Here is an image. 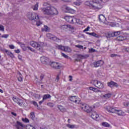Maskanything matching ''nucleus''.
<instances>
[{
    "label": "nucleus",
    "instance_id": "1",
    "mask_svg": "<svg viewBox=\"0 0 129 129\" xmlns=\"http://www.w3.org/2000/svg\"><path fill=\"white\" fill-rule=\"evenodd\" d=\"M109 0H91L87 1L85 4L92 10H100L102 9V5L107 3Z\"/></svg>",
    "mask_w": 129,
    "mask_h": 129
},
{
    "label": "nucleus",
    "instance_id": "2",
    "mask_svg": "<svg viewBox=\"0 0 129 129\" xmlns=\"http://www.w3.org/2000/svg\"><path fill=\"white\" fill-rule=\"evenodd\" d=\"M43 6L46 7L45 8H41V12L43 15H46L47 16H57L59 14L57 9L47 3H44Z\"/></svg>",
    "mask_w": 129,
    "mask_h": 129
},
{
    "label": "nucleus",
    "instance_id": "3",
    "mask_svg": "<svg viewBox=\"0 0 129 129\" xmlns=\"http://www.w3.org/2000/svg\"><path fill=\"white\" fill-rule=\"evenodd\" d=\"M27 17L30 21H35L36 22V25L39 27L43 24L41 21H40V17L38 13L35 12H29L27 14Z\"/></svg>",
    "mask_w": 129,
    "mask_h": 129
},
{
    "label": "nucleus",
    "instance_id": "4",
    "mask_svg": "<svg viewBox=\"0 0 129 129\" xmlns=\"http://www.w3.org/2000/svg\"><path fill=\"white\" fill-rule=\"evenodd\" d=\"M30 46H32L35 49H37L40 52L43 50V47H44V42H37L36 41H31L30 42Z\"/></svg>",
    "mask_w": 129,
    "mask_h": 129
},
{
    "label": "nucleus",
    "instance_id": "5",
    "mask_svg": "<svg viewBox=\"0 0 129 129\" xmlns=\"http://www.w3.org/2000/svg\"><path fill=\"white\" fill-rule=\"evenodd\" d=\"M53 48L54 49L61 50V51L67 52V53H70L72 51V49H71V48L69 47V46H64L57 44H54V47Z\"/></svg>",
    "mask_w": 129,
    "mask_h": 129
},
{
    "label": "nucleus",
    "instance_id": "6",
    "mask_svg": "<svg viewBox=\"0 0 129 129\" xmlns=\"http://www.w3.org/2000/svg\"><path fill=\"white\" fill-rule=\"evenodd\" d=\"M91 84L97 87L99 89H103L104 88V83L96 80H93L91 81Z\"/></svg>",
    "mask_w": 129,
    "mask_h": 129
},
{
    "label": "nucleus",
    "instance_id": "7",
    "mask_svg": "<svg viewBox=\"0 0 129 129\" xmlns=\"http://www.w3.org/2000/svg\"><path fill=\"white\" fill-rule=\"evenodd\" d=\"M90 116L95 120H97L98 121L100 119V117H99V115L96 112V111H92L89 113Z\"/></svg>",
    "mask_w": 129,
    "mask_h": 129
},
{
    "label": "nucleus",
    "instance_id": "8",
    "mask_svg": "<svg viewBox=\"0 0 129 129\" xmlns=\"http://www.w3.org/2000/svg\"><path fill=\"white\" fill-rule=\"evenodd\" d=\"M104 62L103 60H100L98 61H95L91 64V67L93 68H97L98 67H100V66H102Z\"/></svg>",
    "mask_w": 129,
    "mask_h": 129
},
{
    "label": "nucleus",
    "instance_id": "9",
    "mask_svg": "<svg viewBox=\"0 0 129 129\" xmlns=\"http://www.w3.org/2000/svg\"><path fill=\"white\" fill-rule=\"evenodd\" d=\"M81 108L84 111H85L88 113H90L91 110H92V108L86 104H82L81 106Z\"/></svg>",
    "mask_w": 129,
    "mask_h": 129
},
{
    "label": "nucleus",
    "instance_id": "10",
    "mask_svg": "<svg viewBox=\"0 0 129 129\" xmlns=\"http://www.w3.org/2000/svg\"><path fill=\"white\" fill-rule=\"evenodd\" d=\"M60 29L61 30H63L64 31H72L74 30V27L70 25H63L60 26Z\"/></svg>",
    "mask_w": 129,
    "mask_h": 129
},
{
    "label": "nucleus",
    "instance_id": "11",
    "mask_svg": "<svg viewBox=\"0 0 129 129\" xmlns=\"http://www.w3.org/2000/svg\"><path fill=\"white\" fill-rule=\"evenodd\" d=\"M46 37L48 39L50 40H52V41H56V42H59V41H61L60 38H58L56 36L51 34V33H47L46 34Z\"/></svg>",
    "mask_w": 129,
    "mask_h": 129
},
{
    "label": "nucleus",
    "instance_id": "12",
    "mask_svg": "<svg viewBox=\"0 0 129 129\" xmlns=\"http://www.w3.org/2000/svg\"><path fill=\"white\" fill-rule=\"evenodd\" d=\"M64 19L68 23H70V24H73V23H74V16H66L64 17Z\"/></svg>",
    "mask_w": 129,
    "mask_h": 129
},
{
    "label": "nucleus",
    "instance_id": "13",
    "mask_svg": "<svg viewBox=\"0 0 129 129\" xmlns=\"http://www.w3.org/2000/svg\"><path fill=\"white\" fill-rule=\"evenodd\" d=\"M40 61L42 64H45V65H47L48 63H49V58L45 56H41L40 57Z\"/></svg>",
    "mask_w": 129,
    "mask_h": 129
},
{
    "label": "nucleus",
    "instance_id": "14",
    "mask_svg": "<svg viewBox=\"0 0 129 129\" xmlns=\"http://www.w3.org/2000/svg\"><path fill=\"white\" fill-rule=\"evenodd\" d=\"M12 99L14 102L17 103V104H18V105H20V106H22V105H23V102H22V100L20 99V98H17L16 97H13Z\"/></svg>",
    "mask_w": 129,
    "mask_h": 129
},
{
    "label": "nucleus",
    "instance_id": "15",
    "mask_svg": "<svg viewBox=\"0 0 129 129\" xmlns=\"http://www.w3.org/2000/svg\"><path fill=\"white\" fill-rule=\"evenodd\" d=\"M50 66L52 68H54V69H61V66L59 64L58 62H52L50 64Z\"/></svg>",
    "mask_w": 129,
    "mask_h": 129
},
{
    "label": "nucleus",
    "instance_id": "16",
    "mask_svg": "<svg viewBox=\"0 0 129 129\" xmlns=\"http://www.w3.org/2000/svg\"><path fill=\"white\" fill-rule=\"evenodd\" d=\"M107 85L108 86H109V87H110V88H113V87H118V84L113 81H110V82H108Z\"/></svg>",
    "mask_w": 129,
    "mask_h": 129
},
{
    "label": "nucleus",
    "instance_id": "17",
    "mask_svg": "<svg viewBox=\"0 0 129 129\" xmlns=\"http://www.w3.org/2000/svg\"><path fill=\"white\" fill-rule=\"evenodd\" d=\"M106 110L108 111V112H110L111 113H115V111H116L115 108L110 106H107Z\"/></svg>",
    "mask_w": 129,
    "mask_h": 129
},
{
    "label": "nucleus",
    "instance_id": "18",
    "mask_svg": "<svg viewBox=\"0 0 129 129\" xmlns=\"http://www.w3.org/2000/svg\"><path fill=\"white\" fill-rule=\"evenodd\" d=\"M65 13H69V14H75V10L72 8H70L69 7H66L64 8Z\"/></svg>",
    "mask_w": 129,
    "mask_h": 129
},
{
    "label": "nucleus",
    "instance_id": "19",
    "mask_svg": "<svg viewBox=\"0 0 129 129\" xmlns=\"http://www.w3.org/2000/svg\"><path fill=\"white\" fill-rule=\"evenodd\" d=\"M69 99L72 102H75V103H76V102H77V101L78 100V97L76 96H71L70 97Z\"/></svg>",
    "mask_w": 129,
    "mask_h": 129
},
{
    "label": "nucleus",
    "instance_id": "20",
    "mask_svg": "<svg viewBox=\"0 0 129 129\" xmlns=\"http://www.w3.org/2000/svg\"><path fill=\"white\" fill-rule=\"evenodd\" d=\"M99 20L101 23H104L106 20V18H105V17L103 15H99Z\"/></svg>",
    "mask_w": 129,
    "mask_h": 129
},
{
    "label": "nucleus",
    "instance_id": "21",
    "mask_svg": "<svg viewBox=\"0 0 129 129\" xmlns=\"http://www.w3.org/2000/svg\"><path fill=\"white\" fill-rule=\"evenodd\" d=\"M88 89H89V90L93 91V92H96V93L101 92V91H100V90H98V89L93 87H90L88 88Z\"/></svg>",
    "mask_w": 129,
    "mask_h": 129
},
{
    "label": "nucleus",
    "instance_id": "22",
    "mask_svg": "<svg viewBox=\"0 0 129 129\" xmlns=\"http://www.w3.org/2000/svg\"><path fill=\"white\" fill-rule=\"evenodd\" d=\"M67 126L69 127V128H78L79 127V125L76 124L71 125L70 124H67Z\"/></svg>",
    "mask_w": 129,
    "mask_h": 129
},
{
    "label": "nucleus",
    "instance_id": "23",
    "mask_svg": "<svg viewBox=\"0 0 129 129\" xmlns=\"http://www.w3.org/2000/svg\"><path fill=\"white\" fill-rule=\"evenodd\" d=\"M111 95H112V94L109 93L105 95H103L101 97L105 98V99H108V98H110V97H111Z\"/></svg>",
    "mask_w": 129,
    "mask_h": 129
},
{
    "label": "nucleus",
    "instance_id": "24",
    "mask_svg": "<svg viewBox=\"0 0 129 129\" xmlns=\"http://www.w3.org/2000/svg\"><path fill=\"white\" fill-rule=\"evenodd\" d=\"M115 113H116V114H117L118 115H119V116L124 115V112L120 110H116V109Z\"/></svg>",
    "mask_w": 129,
    "mask_h": 129
},
{
    "label": "nucleus",
    "instance_id": "25",
    "mask_svg": "<svg viewBox=\"0 0 129 129\" xmlns=\"http://www.w3.org/2000/svg\"><path fill=\"white\" fill-rule=\"evenodd\" d=\"M18 81L22 82L23 81V75L21 74V72H18V76L17 77Z\"/></svg>",
    "mask_w": 129,
    "mask_h": 129
},
{
    "label": "nucleus",
    "instance_id": "26",
    "mask_svg": "<svg viewBox=\"0 0 129 129\" xmlns=\"http://www.w3.org/2000/svg\"><path fill=\"white\" fill-rule=\"evenodd\" d=\"M57 107L58 109L61 111V112H65V111H66V109H65V108H64L63 106L61 105H57Z\"/></svg>",
    "mask_w": 129,
    "mask_h": 129
},
{
    "label": "nucleus",
    "instance_id": "27",
    "mask_svg": "<svg viewBox=\"0 0 129 129\" xmlns=\"http://www.w3.org/2000/svg\"><path fill=\"white\" fill-rule=\"evenodd\" d=\"M126 39V37L125 36H119L117 37L116 40L117 41H123L124 40H125Z\"/></svg>",
    "mask_w": 129,
    "mask_h": 129
},
{
    "label": "nucleus",
    "instance_id": "28",
    "mask_svg": "<svg viewBox=\"0 0 129 129\" xmlns=\"http://www.w3.org/2000/svg\"><path fill=\"white\" fill-rule=\"evenodd\" d=\"M41 31L42 32H49L50 28L47 25H44V28H42Z\"/></svg>",
    "mask_w": 129,
    "mask_h": 129
},
{
    "label": "nucleus",
    "instance_id": "29",
    "mask_svg": "<svg viewBox=\"0 0 129 129\" xmlns=\"http://www.w3.org/2000/svg\"><path fill=\"white\" fill-rule=\"evenodd\" d=\"M21 47L23 51H27L29 49V46H26L25 44H21Z\"/></svg>",
    "mask_w": 129,
    "mask_h": 129
},
{
    "label": "nucleus",
    "instance_id": "30",
    "mask_svg": "<svg viewBox=\"0 0 129 129\" xmlns=\"http://www.w3.org/2000/svg\"><path fill=\"white\" fill-rule=\"evenodd\" d=\"M48 98H51V95L50 94H45L43 96V100H46V99H48Z\"/></svg>",
    "mask_w": 129,
    "mask_h": 129
},
{
    "label": "nucleus",
    "instance_id": "31",
    "mask_svg": "<svg viewBox=\"0 0 129 129\" xmlns=\"http://www.w3.org/2000/svg\"><path fill=\"white\" fill-rule=\"evenodd\" d=\"M88 34L90 36H92L93 37H95V38H99V35H98L97 34L94 32L88 33Z\"/></svg>",
    "mask_w": 129,
    "mask_h": 129
},
{
    "label": "nucleus",
    "instance_id": "32",
    "mask_svg": "<svg viewBox=\"0 0 129 129\" xmlns=\"http://www.w3.org/2000/svg\"><path fill=\"white\" fill-rule=\"evenodd\" d=\"M102 125H103V126H105V127H109V126H110V124L106 122H103L102 123Z\"/></svg>",
    "mask_w": 129,
    "mask_h": 129
},
{
    "label": "nucleus",
    "instance_id": "33",
    "mask_svg": "<svg viewBox=\"0 0 129 129\" xmlns=\"http://www.w3.org/2000/svg\"><path fill=\"white\" fill-rule=\"evenodd\" d=\"M74 21H75V22L77 23V24H79V25H81L82 24V21H81L80 19H76L74 18Z\"/></svg>",
    "mask_w": 129,
    "mask_h": 129
},
{
    "label": "nucleus",
    "instance_id": "34",
    "mask_svg": "<svg viewBox=\"0 0 129 129\" xmlns=\"http://www.w3.org/2000/svg\"><path fill=\"white\" fill-rule=\"evenodd\" d=\"M4 52L7 54L8 56H11V55H13V53L12 52L10 51V50H7V49H4Z\"/></svg>",
    "mask_w": 129,
    "mask_h": 129
},
{
    "label": "nucleus",
    "instance_id": "35",
    "mask_svg": "<svg viewBox=\"0 0 129 129\" xmlns=\"http://www.w3.org/2000/svg\"><path fill=\"white\" fill-rule=\"evenodd\" d=\"M38 8H39V3H37L33 7V11H38Z\"/></svg>",
    "mask_w": 129,
    "mask_h": 129
},
{
    "label": "nucleus",
    "instance_id": "36",
    "mask_svg": "<svg viewBox=\"0 0 129 129\" xmlns=\"http://www.w3.org/2000/svg\"><path fill=\"white\" fill-rule=\"evenodd\" d=\"M82 57H83V55H82L81 54H78L77 55V58L76 59V61H80V60H81Z\"/></svg>",
    "mask_w": 129,
    "mask_h": 129
},
{
    "label": "nucleus",
    "instance_id": "37",
    "mask_svg": "<svg viewBox=\"0 0 129 129\" xmlns=\"http://www.w3.org/2000/svg\"><path fill=\"white\" fill-rule=\"evenodd\" d=\"M61 56H62V57H64V58H66V59H71V58L69 57L68 55H66L64 53H61Z\"/></svg>",
    "mask_w": 129,
    "mask_h": 129
},
{
    "label": "nucleus",
    "instance_id": "38",
    "mask_svg": "<svg viewBox=\"0 0 129 129\" xmlns=\"http://www.w3.org/2000/svg\"><path fill=\"white\" fill-rule=\"evenodd\" d=\"M31 103L33 104V105H34L35 106H37V107H39V105H38V103L35 101H32L31 102Z\"/></svg>",
    "mask_w": 129,
    "mask_h": 129
},
{
    "label": "nucleus",
    "instance_id": "39",
    "mask_svg": "<svg viewBox=\"0 0 129 129\" xmlns=\"http://www.w3.org/2000/svg\"><path fill=\"white\" fill-rule=\"evenodd\" d=\"M113 35L114 37H117L119 35H120V31H116L114 32Z\"/></svg>",
    "mask_w": 129,
    "mask_h": 129
},
{
    "label": "nucleus",
    "instance_id": "40",
    "mask_svg": "<svg viewBox=\"0 0 129 129\" xmlns=\"http://www.w3.org/2000/svg\"><path fill=\"white\" fill-rule=\"evenodd\" d=\"M22 121H23L24 122L26 123L30 122V120H29V119H28V118H23Z\"/></svg>",
    "mask_w": 129,
    "mask_h": 129
},
{
    "label": "nucleus",
    "instance_id": "41",
    "mask_svg": "<svg viewBox=\"0 0 129 129\" xmlns=\"http://www.w3.org/2000/svg\"><path fill=\"white\" fill-rule=\"evenodd\" d=\"M30 117L32 119H34L35 118V113H34V112H32L30 113Z\"/></svg>",
    "mask_w": 129,
    "mask_h": 129
},
{
    "label": "nucleus",
    "instance_id": "42",
    "mask_svg": "<svg viewBox=\"0 0 129 129\" xmlns=\"http://www.w3.org/2000/svg\"><path fill=\"white\" fill-rule=\"evenodd\" d=\"M47 105H48V106H49V107H54V104H53V103H51V102L47 103Z\"/></svg>",
    "mask_w": 129,
    "mask_h": 129
},
{
    "label": "nucleus",
    "instance_id": "43",
    "mask_svg": "<svg viewBox=\"0 0 129 129\" xmlns=\"http://www.w3.org/2000/svg\"><path fill=\"white\" fill-rule=\"evenodd\" d=\"M74 5H76V6H80L81 2L79 1H77V2H75L74 3Z\"/></svg>",
    "mask_w": 129,
    "mask_h": 129
},
{
    "label": "nucleus",
    "instance_id": "44",
    "mask_svg": "<svg viewBox=\"0 0 129 129\" xmlns=\"http://www.w3.org/2000/svg\"><path fill=\"white\" fill-rule=\"evenodd\" d=\"M76 48H78L79 49H83V46L80 45H75Z\"/></svg>",
    "mask_w": 129,
    "mask_h": 129
},
{
    "label": "nucleus",
    "instance_id": "45",
    "mask_svg": "<svg viewBox=\"0 0 129 129\" xmlns=\"http://www.w3.org/2000/svg\"><path fill=\"white\" fill-rule=\"evenodd\" d=\"M0 31H2V32L5 31V27L3 25H0Z\"/></svg>",
    "mask_w": 129,
    "mask_h": 129
},
{
    "label": "nucleus",
    "instance_id": "46",
    "mask_svg": "<svg viewBox=\"0 0 129 129\" xmlns=\"http://www.w3.org/2000/svg\"><path fill=\"white\" fill-rule=\"evenodd\" d=\"M44 77L45 75L44 74H41L40 76V81H42V80L44 79Z\"/></svg>",
    "mask_w": 129,
    "mask_h": 129
},
{
    "label": "nucleus",
    "instance_id": "47",
    "mask_svg": "<svg viewBox=\"0 0 129 129\" xmlns=\"http://www.w3.org/2000/svg\"><path fill=\"white\" fill-rule=\"evenodd\" d=\"M9 47L10 49H15V45H13V44L9 45Z\"/></svg>",
    "mask_w": 129,
    "mask_h": 129
},
{
    "label": "nucleus",
    "instance_id": "48",
    "mask_svg": "<svg viewBox=\"0 0 129 129\" xmlns=\"http://www.w3.org/2000/svg\"><path fill=\"white\" fill-rule=\"evenodd\" d=\"M9 37V34H4L2 36V38H5V39H7Z\"/></svg>",
    "mask_w": 129,
    "mask_h": 129
},
{
    "label": "nucleus",
    "instance_id": "49",
    "mask_svg": "<svg viewBox=\"0 0 129 129\" xmlns=\"http://www.w3.org/2000/svg\"><path fill=\"white\" fill-rule=\"evenodd\" d=\"M90 29V27L89 26H88L86 29H84V32H88V31H89Z\"/></svg>",
    "mask_w": 129,
    "mask_h": 129
},
{
    "label": "nucleus",
    "instance_id": "50",
    "mask_svg": "<svg viewBox=\"0 0 129 129\" xmlns=\"http://www.w3.org/2000/svg\"><path fill=\"white\" fill-rule=\"evenodd\" d=\"M28 50H30L31 52H35V49L32 47H30V46H28Z\"/></svg>",
    "mask_w": 129,
    "mask_h": 129
},
{
    "label": "nucleus",
    "instance_id": "51",
    "mask_svg": "<svg viewBox=\"0 0 129 129\" xmlns=\"http://www.w3.org/2000/svg\"><path fill=\"white\" fill-rule=\"evenodd\" d=\"M117 54L115 53H113L110 55V57H111L112 58H113V57H117Z\"/></svg>",
    "mask_w": 129,
    "mask_h": 129
},
{
    "label": "nucleus",
    "instance_id": "52",
    "mask_svg": "<svg viewBox=\"0 0 129 129\" xmlns=\"http://www.w3.org/2000/svg\"><path fill=\"white\" fill-rule=\"evenodd\" d=\"M15 52L17 53V54H19L20 53H21V51L20 50V49H17V50H15Z\"/></svg>",
    "mask_w": 129,
    "mask_h": 129
},
{
    "label": "nucleus",
    "instance_id": "53",
    "mask_svg": "<svg viewBox=\"0 0 129 129\" xmlns=\"http://www.w3.org/2000/svg\"><path fill=\"white\" fill-rule=\"evenodd\" d=\"M69 81H72L73 77H72V76H69Z\"/></svg>",
    "mask_w": 129,
    "mask_h": 129
},
{
    "label": "nucleus",
    "instance_id": "54",
    "mask_svg": "<svg viewBox=\"0 0 129 129\" xmlns=\"http://www.w3.org/2000/svg\"><path fill=\"white\" fill-rule=\"evenodd\" d=\"M59 75L56 76L55 81H57V82L59 81Z\"/></svg>",
    "mask_w": 129,
    "mask_h": 129
},
{
    "label": "nucleus",
    "instance_id": "55",
    "mask_svg": "<svg viewBox=\"0 0 129 129\" xmlns=\"http://www.w3.org/2000/svg\"><path fill=\"white\" fill-rule=\"evenodd\" d=\"M62 2H64V3H69L71 2V0H61Z\"/></svg>",
    "mask_w": 129,
    "mask_h": 129
},
{
    "label": "nucleus",
    "instance_id": "56",
    "mask_svg": "<svg viewBox=\"0 0 129 129\" xmlns=\"http://www.w3.org/2000/svg\"><path fill=\"white\" fill-rule=\"evenodd\" d=\"M43 102H44V100H43V99H42V100L40 101L39 102V104H40V105H41V104H42Z\"/></svg>",
    "mask_w": 129,
    "mask_h": 129
},
{
    "label": "nucleus",
    "instance_id": "57",
    "mask_svg": "<svg viewBox=\"0 0 129 129\" xmlns=\"http://www.w3.org/2000/svg\"><path fill=\"white\" fill-rule=\"evenodd\" d=\"M18 57L19 60H22V55L19 54Z\"/></svg>",
    "mask_w": 129,
    "mask_h": 129
},
{
    "label": "nucleus",
    "instance_id": "58",
    "mask_svg": "<svg viewBox=\"0 0 129 129\" xmlns=\"http://www.w3.org/2000/svg\"><path fill=\"white\" fill-rule=\"evenodd\" d=\"M96 50L93 49V48H91L90 50V52H95Z\"/></svg>",
    "mask_w": 129,
    "mask_h": 129
},
{
    "label": "nucleus",
    "instance_id": "59",
    "mask_svg": "<svg viewBox=\"0 0 129 129\" xmlns=\"http://www.w3.org/2000/svg\"><path fill=\"white\" fill-rule=\"evenodd\" d=\"M11 114H13V115H14V116H17V113L14 112H12Z\"/></svg>",
    "mask_w": 129,
    "mask_h": 129
},
{
    "label": "nucleus",
    "instance_id": "60",
    "mask_svg": "<svg viewBox=\"0 0 129 129\" xmlns=\"http://www.w3.org/2000/svg\"><path fill=\"white\" fill-rule=\"evenodd\" d=\"M125 50H126V52H128L129 53V48L128 47L126 48Z\"/></svg>",
    "mask_w": 129,
    "mask_h": 129
},
{
    "label": "nucleus",
    "instance_id": "61",
    "mask_svg": "<svg viewBox=\"0 0 129 129\" xmlns=\"http://www.w3.org/2000/svg\"><path fill=\"white\" fill-rule=\"evenodd\" d=\"M30 129H36V128H35L34 127H33L32 125H30Z\"/></svg>",
    "mask_w": 129,
    "mask_h": 129
},
{
    "label": "nucleus",
    "instance_id": "62",
    "mask_svg": "<svg viewBox=\"0 0 129 129\" xmlns=\"http://www.w3.org/2000/svg\"><path fill=\"white\" fill-rule=\"evenodd\" d=\"M0 92H1V93H4V91H3V90L0 89Z\"/></svg>",
    "mask_w": 129,
    "mask_h": 129
},
{
    "label": "nucleus",
    "instance_id": "63",
    "mask_svg": "<svg viewBox=\"0 0 129 129\" xmlns=\"http://www.w3.org/2000/svg\"><path fill=\"white\" fill-rule=\"evenodd\" d=\"M68 122H69V123H70V119H68Z\"/></svg>",
    "mask_w": 129,
    "mask_h": 129
},
{
    "label": "nucleus",
    "instance_id": "64",
    "mask_svg": "<svg viewBox=\"0 0 129 129\" xmlns=\"http://www.w3.org/2000/svg\"><path fill=\"white\" fill-rule=\"evenodd\" d=\"M52 2H54V3H56L57 2V0H52Z\"/></svg>",
    "mask_w": 129,
    "mask_h": 129
}]
</instances>
